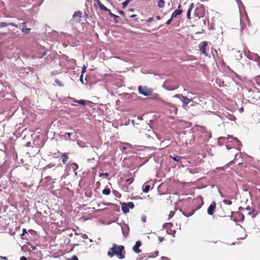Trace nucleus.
I'll use <instances>...</instances> for the list:
<instances>
[{"label":"nucleus","instance_id":"37","mask_svg":"<svg viewBox=\"0 0 260 260\" xmlns=\"http://www.w3.org/2000/svg\"><path fill=\"white\" fill-rule=\"evenodd\" d=\"M109 14H110L112 17H114L115 18H118V16L115 15H114V14H112V13H111V11H110V12H109Z\"/></svg>","mask_w":260,"mask_h":260},{"label":"nucleus","instance_id":"44","mask_svg":"<svg viewBox=\"0 0 260 260\" xmlns=\"http://www.w3.org/2000/svg\"><path fill=\"white\" fill-rule=\"evenodd\" d=\"M85 70H86V67L85 66H84V67L82 69V74H83L85 72Z\"/></svg>","mask_w":260,"mask_h":260},{"label":"nucleus","instance_id":"55","mask_svg":"<svg viewBox=\"0 0 260 260\" xmlns=\"http://www.w3.org/2000/svg\"><path fill=\"white\" fill-rule=\"evenodd\" d=\"M236 77H237V79H239V76H238V75H236Z\"/></svg>","mask_w":260,"mask_h":260},{"label":"nucleus","instance_id":"19","mask_svg":"<svg viewBox=\"0 0 260 260\" xmlns=\"http://www.w3.org/2000/svg\"><path fill=\"white\" fill-rule=\"evenodd\" d=\"M165 4V2L164 0H158V7L159 8H162L164 7Z\"/></svg>","mask_w":260,"mask_h":260},{"label":"nucleus","instance_id":"35","mask_svg":"<svg viewBox=\"0 0 260 260\" xmlns=\"http://www.w3.org/2000/svg\"><path fill=\"white\" fill-rule=\"evenodd\" d=\"M173 19V18H172V17H171V18H170V19H169V20L166 22V24H167V25H169V24H171V22H172V19Z\"/></svg>","mask_w":260,"mask_h":260},{"label":"nucleus","instance_id":"28","mask_svg":"<svg viewBox=\"0 0 260 260\" xmlns=\"http://www.w3.org/2000/svg\"><path fill=\"white\" fill-rule=\"evenodd\" d=\"M72 167L73 170H76L78 168V166L76 163L74 162L72 164Z\"/></svg>","mask_w":260,"mask_h":260},{"label":"nucleus","instance_id":"50","mask_svg":"<svg viewBox=\"0 0 260 260\" xmlns=\"http://www.w3.org/2000/svg\"><path fill=\"white\" fill-rule=\"evenodd\" d=\"M246 210L247 211H249L251 210V208L250 207H247L246 208Z\"/></svg>","mask_w":260,"mask_h":260},{"label":"nucleus","instance_id":"58","mask_svg":"<svg viewBox=\"0 0 260 260\" xmlns=\"http://www.w3.org/2000/svg\"><path fill=\"white\" fill-rule=\"evenodd\" d=\"M181 7V6L179 5L178 6V8H179Z\"/></svg>","mask_w":260,"mask_h":260},{"label":"nucleus","instance_id":"47","mask_svg":"<svg viewBox=\"0 0 260 260\" xmlns=\"http://www.w3.org/2000/svg\"><path fill=\"white\" fill-rule=\"evenodd\" d=\"M83 74H82L81 75L80 77V81H83Z\"/></svg>","mask_w":260,"mask_h":260},{"label":"nucleus","instance_id":"5","mask_svg":"<svg viewBox=\"0 0 260 260\" xmlns=\"http://www.w3.org/2000/svg\"><path fill=\"white\" fill-rule=\"evenodd\" d=\"M216 208V203L215 201L212 202L210 205L207 209V213L210 215H213L215 211Z\"/></svg>","mask_w":260,"mask_h":260},{"label":"nucleus","instance_id":"11","mask_svg":"<svg viewBox=\"0 0 260 260\" xmlns=\"http://www.w3.org/2000/svg\"><path fill=\"white\" fill-rule=\"evenodd\" d=\"M121 210L124 213H127L129 212V209L128 208V206H126V203H123L121 204Z\"/></svg>","mask_w":260,"mask_h":260},{"label":"nucleus","instance_id":"60","mask_svg":"<svg viewBox=\"0 0 260 260\" xmlns=\"http://www.w3.org/2000/svg\"><path fill=\"white\" fill-rule=\"evenodd\" d=\"M238 213L239 215H240V214H241V213H239V212H238Z\"/></svg>","mask_w":260,"mask_h":260},{"label":"nucleus","instance_id":"25","mask_svg":"<svg viewBox=\"0 0 260 260\" xmlns=\"http://www.w3.org/2000/svg\"><path fill=\"white\" fill-rule=\"evenodd\" d=\"M167 232L169 234L173 235V236H175V234L176 233V231L171 229L170 230H168Z\"/></svg>","mask_w":260,"mask_h":260},{"label":"nucleus","instance_id":"24","mask_svg":"<svg viewBox=\"0 0 260 260\" xmlns=\"http://www.w3.org/2000/svg\"><path fill=\"white\" fill-rule=\"evenodd\" d=\"M126 206H128L129 209H133L134 208V204L133 202H128L126 203Z\"/></svg>","mask_w":260,"mask_h":260},{"label":"nucleus","instance_id":"40","mask_svg":"<svg viewBox=\"0 0 260 260\" xmlns=\"http://www.w3.org/2000/svg\"><path fill=\"white\" fill-rule=\"evenodd\" d=\"M161 260H170L169 258L166 256H162L161 257Z\"/></svg>","mask_w":260,"mask_h":260},{"label":"nucleus","instance_id":"45","mask_svg":"<svg viewBox=\"0 0 260 260\" xmlns=\"http://www.w3.org/2000/svg\"><path fill=\"white\" fill-rule=\"evenodd\" d=\"M223 84H224V82H219V86L220 87H221L223 85Z\"/></svg>","mask_w":260,"mask_h":260},{"label":"nucleus","instance_id":"10","mask_svg":"<svg viewBox=\"0 0 260 260\" xmlns=\"http://www.w3.org/2000/svg\"><path fill=\"white\" fill-rule=\"evenodd\" d=\"M9 25L14 26H15L16 27H18L17 25L15 24L14 23H7L6 22H3L0 23V28L7 27V26H8Z\"/></svg>","mask_w":260,"mask_h":260},{"label":"nucleus","instance_id":"36","mask_svg":"<svg viewBox=\"0 0 260 260\" xmlns=\"http://www.w3.org/2000/svg\"><path fill=\"white\" fill-rule=\"evenodd\" d=\"M182 96H183L182 94H176L174 97H176L178 98H180V100L182 99Z\"/></svg>","mask_w":260,"mask_h":260},{"label":"nucleus","instance_id":"33","mask_svg":"<svg viewBox=\"0 0 260 260\" xmlns=\"http://www.w3.org/2000/svg\"><path fill=\"white\" fill-rule=\"evenodd\" d=\"M193 213H194V212H193V211H192V212H190L189 214H186V213H183V214H184L185 216H187V217H188V216H190L192 215L193 214Z\"/></svg>","mask_w":260,"mask_h":260},{"label":"nucleus","instance_id":"3","mask_svg":"<svg viewBox=\"0 0 260 260\" xmlns=\"http://www.w3.org/2000/svg\"><path fill=\"white\" fill-rule=\"evenodd\" d=\"M172 82H164V87L168 90H174L179 87V85L177 82H175V84H171Z\"/></svg>","mask_w":260,"mask_h":260},{"label":"nucleus","instance_id":"14","mask_svg":"<svg viewBox=\"0 0 260 260\" xmlns=\"http://www.w3.org/2000/svg\"><path fill=\"white\" fill-rule=\"evenodd\" d=\"M193 7H194V5L193 3H191L189 7V8L187 10V14H186L187 17L188 19H190V13H191V10L193 8Z\"/></svg>","mask_w":260,"mask_h":260},{"label":"nucleus","instance_id":"57","mask_svg":"<svg viewBox=\"0 0 260 260\" xmlns=\"http://www.w3.org/2000/svg\"><path fill=\"white\" fill-rule=\"evenodd\" d=\"M59 83V85L60 86L61 85V82H58Z\"/></svg>","mask_w":260,"mask_h":260},{"label":"nucleus","instance_id":"21","mask_svg":"<svg viewBox=\"0 0 260 260\" xmlns=\"http://www.w3.org/2000/svg\"><path fill=\"white\" fill-rule=\"evenodd\" d=\"M30 30V28H29L22 27L21 28L22 32L25 34H28Z\"/></svg>","mask_w":260,"mask_h":260},{"label":"nucleus","instance_id":"8","mask_svg":"<svg viewBox=\"0 0 260 260\" xmlns=\"http://www.w3.org/2000/svg\"><path fill=\"white\" fill-rule=\"evenodd\" d=\"M141 246V242L138 241L136 242L135 245L133 247V250L136 253H140L141 250L139 249V247Z\"/></svg>","mask_w":260,"mask_h":260},{"label":"nucleus","instance_id":"41","mask_svg":"<svg viewBox=\"0 0 260 260\" xmlns=\"http://www.w3.org/2000/svg\"><path fill=\"white\" fill-rule=\"evenodd\" d=\"M219 216H220V217H224L226 216L224 212H222V213H220L219 214Z\"/></svg>","mask_w":260,"mask_h":260},{"label":"nucleus","instance_id":"1","mask_svg":"<svg viewBox=\"0 0 260 260\" xmlns=\"http://www.w3.org/2000/svg\"><path fill=\"white\" fill-rule=\"evenodd\" d=\"M125 253L124 247L116 244H113L107 252L108 255L110 257L116 255L119 259H123L125 257Z\"/></svg>","mask_w":260,"mask_h":260},{"label":"nucleus","instance_id":"26","mask_svg":"<svg viewBox=\"0 0 260 260\" xmlns=\"http://www.w3.org/2000/svg\"><path fill=\"white\" fill-rule=\"evenodd\" d=\"M223 202L226 205H231L232 204V202L229 200H223Z\"/></svg>","mask_w":260,"mask_h":260},{"label":"nucleus","instance_id":"38","mask_svg":"<svg viewBox=\"0 0 260 260\" xmlns=\"http://www.w3.org/2000/svg\"><path fill=\"white\" fill-rule=\"evenodd\" d=\"M174 214V213L173 211L170 212V214L169 215V218L172 217L173 216Z\"/></svg>","mask_w":260,"mask_h":260},{"label":"nucleus","instance_id":"4","mask_svg":"<svg viewBox=\"0 0 260 260\" xmlns=\"http://www.w3.org/2000/svg\"><path fill=\"white\" fill-rule=\"evenodd\" d=\"M232 139V141H234L236 143H240V141L236 137H233V136L231 135H228L227 137H221L218 138V142H226V141L228 140L229 139Z\"/></svg>","mask_w":260,"mask_h":260},{"label":"nucleus","instance_id":"20","mask_svg":"<svg viewBox=\"0 0 260 260\" xmlns=\"http://www.w3.org/2000/svg\"><path fill=\"white\" fill-rule=\"evenodd\" d=\"M111 192V190L109 188H105L103 190L102 193L105 195H109Z\"/></svg>","mask_w":260,"mask_h":260},{"label":"nucleus","instance_id":"51","mask_svg":"<svg viewBox=\"0 0 260 260\" xmlns=\"http://www.w3.org/2000/svg\"><path fill=\"white\" fill-rule=\"evenodd\" d=\"M34 232V231L32 230H28V232L30 233L31 234H32Z\"/></svg>","mask_w":260,"mask_h":260},{"label":"nucleus","instance_id":"17","mask_svg":"<svg viewBox=\"0 0 260 260\" xmlns=\"http://www.w3.org/2000/svg\"><path fill=\"white\" fill-rule=\"evenodd\" d=\"M182 12V11L181 10H175L173 14H172L171 17L172 18H176L178 15H180Z\"/></svg>","mask_w":260,"mask_h":260},{"label":"nucleus","instance_id":"12","mask_svg":"<svg viewBox=\"0 0 260 260\" xmlns=\"http://www.w3.org/2000/svg\"><path fill=\"white\" fill-rule=\"evenodd\" d=\"M97 3H98V4L99 5V6L100 8L102 10H103V11H107V12H110V10L109 9H108L107 8H106L105 6H104L101 3V2L99 0H98Z\"/></svg>","mask_w":260,"mask_h":260},{"label":"nucleus","instance_id":"42","mask_svg":"<svg viewBox=\"0 0 260 260\" xmlns=\"http://www.w3.org/2000/svg\"><path fill=\"white\" fill-rule=\"evenodd\" d=\"M158 240H159V242H162L164 240V237H158Z\"/></svg>","mask_w":260,"mask_h":260},{"label":"nucleus","instance_id":"16","mask_svg":"<svg viewBox=\"0 0 260 260\" xmlns=\"http://www.w3.org/2000/svg\"><path fill=\"white\" fill-rule=\"evenodd\" d=\"M150 185L145 183L143 186V191L145 193L148 192L150 190Z\"/></svg>","mask_w":260,"mask_h":260},{"label":"nucleus","instance_id":"27","mask_svg":"<svg viewBox=\"0 0 260 260\" xmlns=\"http://www.w3.org/2000/svg\"><path fill=\"white\" fill-rule=\"evenodd\" d=\"M60 152L58 150H57L56 152L53 153V155L54 157H58L60 155Z\"/></svg>","mask_w":260,"mask_h":260},{"label":"nucleus","instance_id":"59","mask_svg":"<svg viewBox=\"0 0 260 260\" xmlns=\"http://www.w3.org/2000/svg\"><path fill=\"white\" fill-rule=\"evenodd\" d=\"M131 11H133V9H131L130 10Z\"/></svg>","mask_w":260,"mask_h":260},{"label":"nucleus","instance_id":"2","mask_svg":"<svg viewBox=\"0 0 260 260\" xmlns=\"http://www.w3.org/2000/svg\"><path fill=\"white\" fill-rule=\"evenodd\" d=\"M139 91L140 93L145 96L150 95L152 93V90L146 86H139Z\"/></svg>","mask_w":260,"mask_h":260},{"label":"nucleus","instance_id":"48","mask_svg":"<svg viewBox=\"0 0 260 260\" xmlns=\"http://www.w3.org/2000/svg\"><path fill=\"white\" fill-rule=\"evenodd\" d=\"M119 14H120V15H123L124 12L120 10V11H119Z\"/></svg>","mask_w":260,"mask_h":260},{"label":"nucleus","instance_id":"9","mask_svg":"<svg viewBox=\"0 0 260 260\" xmlns=\"http://www.w3.org/2000/svg\"><path fill=\"white\" fill-rule=\"evenodd\" d=\"M183 102V107H185L189 103L191 99L187 98L186 96H182V99H181Z\"/></svg>","mask_w":260,"mask_h":260},{"label":"nucleus","instance_id":"34","mask_svg":"<svg viewBox=\"0 0 260 260\" xmlns=\"http://www.w3.org/2000/svg\"><path fill=\"white\" fill-rule=\"evenodd\" d=\"M70 260H79L78 259V258L77 257V256L76 255H73Z\"/></svg>","mask_w":260,"mask_h":260},{"label":"nucleus","instance_id":"52","mask_svg":"<svg viewBox=\"0 0 260 260\" xmlns=\"http://www.w3.org/2000/svg\"><path fill=\"white\" fill-rule=\"evenodd\" d=\"M136 16L135 15H133L132 16H131V17H136Z\"/></svg>","mask_w":260,"mask_h":260},{"label":"nucleus","instance_id":"31","mask_svg":"<svg viewBox=\"0 0 260 260\" xmlns=\"http://www.w3.org/2000/svg\"><path fill=\"white\" fill-rule=\"evenodd\" d=\"M27 234V231L25 229H23L22 230V234L21 235L22 237H23L25 236V234Z\"/></svg>","mask_w":260,"mask_h":260},{"label":"nucleus","instance_id":"49","mask_svg":"<svg viewBox=\"0 0 260 260\" xmlns=\"http://www.w3.org/2000/svg\"><path fill=\"white\" fill-rule=\"evenodd\" d=\"M22 25H23V27H25V24H26V22H24L23 23H22L21 24Z\"/></svg>","mask_w":260,"mask_h":260},{"label":"nucleus","instance_id":"54","mask_svg":"<svg viewBox=\"0 0 260 260\" xmlns=\"http://www.w3.org/2000/svg\"><path fill=\"white\" fill-rule=\"evenodd\" d=\"M157 19H160V17H159V16H157Z\"/></svg>","mask_w":260,"mask_h":260},{"label":"nucleus","instance_id":"6","mask_svg":"<svg viewBox=\"0 0 260 260\" xmlns=\"http://www.w3.org/2000/svg\"><path fill=\"white\" fill-rule=\"evenodd\" d=\"M82 15V12L79 11L75 12L73 16L74 21H76V22H79L81 21Z\"/></svg>","mask_w":260,"mask_h":260},{"label":"nucleus","instance_id":"22","mask_svg":"<svg viewBox=\"0 0 260 260\" xmlns=\"http://www.w3.org/2000/svg\"><path fill=\"white\" fill-rule=\"evenodd\" d=\"M74 101L77 103H78V104L82 105H85V102L83 100H74Z\"/></svg>","mask_w":260,"mask_h":260},{"label":"nucleus","instance_id":"39","mask_svg":"<svg viewBox=\"0 0 260 260\" xmlns=\"http://www.w3.org/2000/svg\"><path fill=\"white\" fill-rule=\"evenodd\" d=\"M0 259H1V260H8V258L6 256H0Z\"/></svg>","mask_w":260,"mask_h":260},{"label":"nucleus","instance_id":"32","mask_svg":"<svg viewBox=\"0 0 260 260\" xmlns=\"http://www.w3.org/2000/svg\"><path fill=\"white\" fill-rule=\"evenodd\" d=\"M166 228H171L172 226V224L171 223H167L165 225Z\"/></svg>","mask_w":260,"mask_h":260},{"label":"nucleus","instance_id":"7","mask_svg":"<svg viewBox=\"0 0 260 260\" xmlns=\"http://www.w3.org/2000/svg\"><path fill=\"white\" fill-rule=\"evenodd\" d=\"M207 46V43L206 42L204 41L202 42L201 46L200 47V51L202 52V53L205 54V55H207V54L206 52V48Z\"/></svg>","mask_w":260,"mask_h":260},{"label":"nucleus","instance_id":"23","mask_svg":"<svg viewBox=\"0 0 260 260\" xmlns=\"http://www.w3.org/2000/svg\"><path fill=\"white\" fill-rule=\"evenodd\" d=\"M130 2H131V0H125L124 2H123L122 3L123 9H124Z\"/></svg>","mask_w":260,"mask_h":260},{"label":"nucleus","instance_id":"30","mask_svg":"<svg viewBox=\"0 0 260 260\" xmlns=\"http://www.w3.org/2000/svg\"><path fill=\"white\" fill-rule=\"evenodd\" d=\"M64 135L68 136V139H71V137L73 134L71 133H65Z\"/></svg>","mask_w":260,"mask_h":260},{"label":"nucleus","instance_id":"56","mask_svg":"<svg viewBox=\"0 0 260 260\" xmlns=\"http://www.w3.org/2000/svg\"><path fill=\"white\" fill-rule=\"evenodd\" d=\"M130 180H131V179H127V180H126V181H127V182H128V181H129Z\"/></svg>","mask_w":260,"mask_h":260},{"label":"nucleus","instance_id":"18","mask_svg":"<svg viewBox=\"0 0 260 260\" xmlns=\"http://www.w3.org/2000/svg\"><path fill=\"white\" fill-rule=\"evenodd\" d=\"M247 214L249 215H251L252 217H255L257 214V212L255 209L252 208L251 210H249V211L247 212Z\"/></svg>","mask_w":260,"mask_h":260},{"label":"nucleus","instance_id":"53","mask_svg":"<svg viewBox=\"0 0 260 260\" xmlns=\"http://www.w3.org/2000/svg\"><path fill=\"white\" fill-rule=\"evenodd\" d=\"M31 247H32V249H34V250L36 249V247L35 246L34 247L31 246Z\"/></svg>","mask_w":260,"mask_h":260},{"label":"nucleus","instance_id":"29","mask_svg":"<svg viewBox=\"0 0 260 260\" xmlns=\"http://www.w3.org/2000/svg\"><path fill=\"white\" fill-rule=\"evenodd\" d=\"M146 219H147V217H146V216L145 215H143L141 217V221H142L143 222H146Z\"/></svg>","mask_w":260,"mask_h":260},{"label":"nucleus","instance_id":"13","mask_svg":"<svg viewBox=\"0 0 260 260\" xmlns=\"http://www.w3.org/2000/svg\"><path fill=\"white\" fill-rule=\"evenodd\" d=\"M69 153H64L61 154L62 162L64 165L66 164L68 159Z\"/></svg>","mask_w":260,"mask_h":260},{"label":"nucleus","instance_id":"46","mask_svg":"<svg viewBox=\"0 0 260 260\" xmlns=\"http://www.w3.org/2000/svg\"><path fill=\"white\" fill-rule=\"evenodd\" d=\"M101 175H103V176H105L107 177L109 176V174L108 173H105L102 174Z\"/></svg>","mask_w":260,"mask_h":260},{"label":"nucleus","instance_id":"15","mask_svg":"<svg viewBox=\"0 0 260 260\" xmlns=\"http://www.w3.org/2000/svg\"><path fill=\"white\" fill-rule=\"evenodd\" d=\"M170 157L172 158L174 161L181 163V159L182 157L181 156L174 155V156H170Z\"/></svg>","mask_w":260,"mask_h":260},{"label":"nucleus","instance_id":"43","mask_svg":"<svg viewBox=\"0 0 260 260\" xmlns=\"http://www.w3.org/2000/svg\"><path fill=\"white\" fill-rule=\"evenodd\" d=\"M20 260H27V258L25 256H21Z\"/></svg>","mask_w":260,"mask_h":260}]
</instances>
